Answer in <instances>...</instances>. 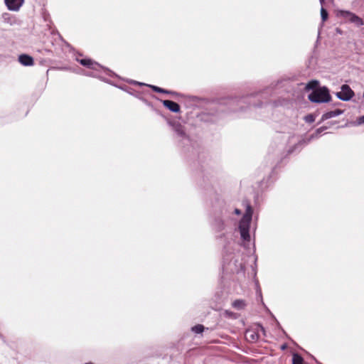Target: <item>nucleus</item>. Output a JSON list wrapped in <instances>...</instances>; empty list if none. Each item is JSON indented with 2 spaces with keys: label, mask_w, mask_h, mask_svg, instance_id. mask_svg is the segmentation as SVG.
Segmentation results:
<instances>
[{
  "label": "nucleus",
  "mask_w": 364,
  "mask_h": 364,
  "mask_svg": "<svg viewBox=\"0 0 364 364\" xmlns=\"http://www.w3.org/2000/svg\"><path fill=\"white\" fill-rule=\"evenodd\" d=\"M232 219L226 213H222L215 218L212 223V228L214 232L218 237H225L229 233H231V224Z\"/></svg>",
  "instance_id": "f257e3e1"
},
{
  "label": "nucleus",
  "mask_w": 364,
  "mask_h": 364,
  "mask_svg": "<svg viewBox=\"0 0 364 364\" xmlns=\"http://www.w3.org/2000/svg\"><path fill=\"white\" fill-rule=\"evenodd\" d=\"M252 209L250 205L246 207L245 213L240 221L239 230L241 239L244 242L250 241V225L252 220Z\"/></svg>",
  "instance_id": "f03ea898"
},
{
  "label": "nucleus",
  "mask_w": 364,
  "mask_h": 364,
  "mask_svg": "<svg viewBox=\"0 0 364 364\" xmlns=\"http://www.w3.org/2000/svg\"><path fill=\"white\" fill-rule=\"evenodd\" d=\"M309 100L312 102L323 103L330 102L331 97L328 89L326 87H321L313 90L309 95Z\"/></svg>",
  "instance_id": "7ed1b4c3"
},
{
  "label": "nucleus",
  "mask_w": 364,
  "mask_h": 364,
  "mask_svg": "<svg viewBox=\"0 0 364 364\" xmlns=\"http://www.w3.org/2000/svg\"><path fill=\"white\" fill-rule=\"evenodd\" d=\"M168 124L180 141L184 144L189 141V137L186 134L183 126L178 122H168Z\"/></svg>",
  "instance_id": "20e7f679"
},
{
  "label": "nucleus",
  "mask_w": 364,
  "mask_h": 364,
  "mask_svg": "<svg viewBox=\"0 0 364 364\" xmlns=\"http://www.w3.org/2000/svg\"><path fill=\"white\" fill-rule=\"evenodd\" d=\"M339 14L340 16L344 18L347 22L353 23L358 27L364 24L363 19L354 13L348 11H341Z\"/></svg>",
  "instance_id": "39448f33"
},
{
  "label": "nucleus",
  "mask_w": 364,
  "mask_h": 364,
  "mask_svg": "<svg viewBox=\"0 0 364 364\" xmlns=\"http://www.w3.org/2000/svg\"><path fill=\"white\" fill-rule=\"evenodd\" d=\"M77 60L83 66L92 69L95 71L102 70L105 73L109 75L110 70L100 65L97 62L93 61L90 58L77 59Z\"/></svg>",
  "instance_id": "423d86ee"
},
{
  "label": "nucleus",
  "mask_w": 364,
  "mask_h": 364,
  "mask_svg": "<svg viewBox=\"0 0 364 364\" xmlns=\"http://www.w3.org/2000/svg\"><path fill=\"white\" fill-rule=\"evenodd\" d=\"M336 97L342 101H349L353 96L354 92L348 85H343L341 91L336 92Z\"/></svg>",
  "instance_id": "0eeeda50"
},
{
  "label": "nucleus",
  "mask_w": 364,
  "mask_h": 364,
  "mask_svg": "<svg viewBox=\"0 0 364 364\" xmlns=\"http://www.w3.org/2000/svg\"><path fill=\"white\" fill-rule=\"evenodd\" d=\"M262 331L263 334H265L264 328L262 325H258L257 329H248L245 332V338L247 341L255 343L257 341L259 338V331Z\"/></svg>",
  "instance_id": "6e6552de"
},
{
  "label": "nucleus",
  "mask_w": 364,
  "mask_h": 364,
  "mask_svg": "<svg viewBox=\"0 0 364 364\" xmlns=\"http://www.w3.org/2000/svg\"><path fill=\"white\" fill-rule=\"evenodd\" d=\"M4 2L9 11H18L23 4L24 0H4Z\"/></svg>",
  "instance_id": "1a4fd4ad"
},
{
  "label": "nucleus",
  "mask_w": 364,
  "mask_h": 364,
  "mask_svg": "<svg viewBox=\"0 0 364 364\" xmlns=\"http://www.w3.org/2000/svg\"><path fill=\"white\" fill-rule=\"evenodd\" d=\"M162 103L164 107L173 112L177 113L180 111L179 105L173 101L166 100H163Z\"/></svg>",
  "instance_id": "9d476101"
},
{
  "label": "nucleus",
  "mask_w": 364,
  "mask_h": 364,
  "mask_svg": "<svg viewBox=\"0 0 364 364\" xmlns=\"http://www.w3.org/2000/svg\"><path fill=\"white\" fill-rule=\"evenodd\" d=\"M18 62L24 66H31L34 63L33 58L26 54L20 55Z\"/></svg>",
  "instance_id": "9b49d317"
},
{
  "label": "nucleus",
  "mask_w": 364,
  "mask_h": 364,
  "mask_svg": "<svg viewBox=\"0 0 364 364\" xmlns=\"http://www.w3.org/2000/svg\"><path fill=\"white\" fill-rule=\"evenodd\" d=\"M343 113V110L337 109L333 111H329L324 113L321 117V120L324 121L328 119H331L338 117Z\"/></svg>",
  "instance_id": "f8f14e48"
},
{
  "label": "nucleus",
  "mask_w": 364,
  "mask_h": 364,
  "mask_svg": "<svg viewBox=\"0 0 364 364\" xmlns=\"http://www.w3.org/2000/svg\"><path fill=\"white\" fill-rule=\"evenodd\" d=\"M245 305V302L242 299H237L232 303V306L237 310L244 309Z\"/></svg>",
  "instance_id": "ddd939ff"
},
{
  "label": "nucleus",
  "mask_w": 364,
  "mask_h": 364,
  "mask_svg": "<svg viewBox=\"0 0 364 364\" xmlns=\"http://www.w3.org/2000/svg\"><path fill=\"white\" fill-rule=\"evenodd\" d=\"M303 358L297 353H294L292 358V364H304Z\"/></svg>",
  "instance_id": "4468645a"
},
{
  "label": "nucleus",
  "mask_w": 364,
  "mask_h": 364,
  "mask_svg": "<svg viewBox=\"0 0 364 364\" xmlns=\"http://www.w3.org/2000/svg\"><path fill=\"white\" fill-rule=\"evenodd\" d=\"M318 82L317 80H311L306 84V90H314L317 89L316 87L318 86Z\"/></svg>",
  "instance_id": "2eb2a0df"
},
{
  "label": "nucleus",
  "mask_w": 364,
  "mask_h": 364,
  "mask_svg": "<svg viewBox=\"0 0 364 364\" xmlns=\"http://www.w3.org/2000/svg\"><path fill=\"white\" fill-rule=\"evenodd\" d=\"M204 329L205 327L202 324H197L191 328V331L195 333H201Z\"/></svg>",
  "instance_id": "dca6fc26"
},
{
  "label": "nucleus",
  "mask_w": 364,
  "mask_h": 364,
  "mask_svg": "<svg viewBox=\"0 0 364 364\" xmlns=\"http://www.w3.org/2000/svg\"><path fill=\"white\" fill-rule=\"evenodd\" d=\"M154 91L159 92V93H165V94H169L171 93L170 91L167 90H164L163 88H161L159 87L155 86V85H149Z\"/></svg>",
  "instance_id": "f3484780"
},
{
  "label": "nucleus",
  "mask_w": 364,
  "mask_h": 364,
  "mask_svg": "<svg viewBox=\"0 0 364 364\" xmlns=\"http://www.w3.org/2000/svg\"><path fill=\"white\" fill-rule=\"evenodd\" d=\"M328 16V14L327 11L322 6L321 9V17L323 22H324L327 20Z\"/></svg>",
  "instance_id": "a211bd4d"
},
{
  "label": "nucleus",
  "mask_w": 364,
  "mask_h": 364,
  "mask_svg": "<svg viewBox=\"0 0 364 364\" xmlns=\"http://www.w3.org/2000/svg\"><path fill=\"white\" fill-rule=\"evenodd\" d=\"M326 129V127H320V128L317 129H316V132H315V134H312V135L311 136L310 139H314V138H316V137H318V135H319V134H320L323 131H324Z\"/></svg>",
  "instance_id": "6ab92c4d"
},
{
  "label": "nucleus",
  "mask_w": 364,
  "mask_h": 364,
  "mask_svg": "<svg viewBox=\"0 0 364 364\" xmlns=\"http://www.w3.org/2000/svg\"><path fill=\"white\" fill-rule=\"evenodd\" d=\"M304 120L308 123H312L315 121V117L313 114H308L305 116Z\"/></svg>",
  "instance_id": "aec40b11"
},
{
  "label": "nucleus",
  "mask_w": 364,
  "mask_h": 364,
  "mask_svg": "<svg viewBox=\"0 0 364 364\" xmlns=\"http://www.w3.org/2000/svg\"><path fill=\"white\" fill-rule=\"evenodd\" d=\"M234 257H235L231 258L230 261L229 262L230 264L232 262V259H234ZM233 264L235 266L236 269H239V268L242 269L243 268L242 264L241 262L237 264V259H234L233 260Z\"/></svg>",
  "instance_id": "412c9836"
},
{
  "label": "nucleus",
  "mask_w": 364,
  "mask_h": 364,
  "mask_svg": "<svg viewBox=\"0 0 364 364\" xmlns=\"http://www.w3.org/2000/svg\"><path fill=\"white\" fill-rule=\"evenodd\" d=\"M86 75H88V76H92V77H100L99 74L94 73L92 72L88 73Z\"/></svg>",
  "instance_id": "4be33fe9"
},
{
  "label": "nucleus",
  "mask_w": 364,
  "mask_h": 364,
  "mask_svg": "<svg viewBox=\"0 0 364 364\" xmlns=\"http://www.w3.org/2000/svg\"><path fill=\"white\" fill-rule=\"evenodd\" d=\"M358 123L359 124H364V115L359 118Z\"/></svg>",
  "instance_id": "5701e85b"
},
{
  "label": "nucleus",
  "mask_w": 364,
  "mask_h": 364,
  "mask_svg": "<svg viewBox=\"0 0 364 364\" xmlns=\"http://www.w3.org/2000/svg\"><path fill=\"white\" fill-rule=\"evenodd\" d=\"M234 212L237 215H240L241 214V211L239 209H237V208H235Z\"/></svg>",
  "instance_id": "b1692460"
},
{
  "label": "nucleus",
  "mask_w": 364,
  "mask_h": 364,
  "mask_svg": "<svg viewBox=\"0 0 364 364\" xmlns=\"http://www.w3.org/2000/svg\"><path fill=\"white\" fill-rule=\"evenodd\" d=\"M303 144H306V142H305L304 141L301 140V141H300L296 144V146H301Z\"/></svg>",
  "instance_id": "393cba45"
},
{
  "label": "nucleus",
  "mask_w": 364,
  "mask_h": 364,
  "mask_svg": "<svg viewBox=\"0 0 364 364\" xmlns=\"http://www.w3.org/2000/svg\"><path fill=\"white\" fill-rule=\"evenodd\" d=\"M287 348V344H283V345L281 346V349H282V350H284Z\"/></svg>",
  "instance_id": "a878e982"
},
{
  "label": "nucleus",
  "mask_w": 364,
  "mask_h": 364,
  "mask_svg": "<svg viewBox=\"0 0 364 364\" xmlns=\"http://www.w3.org/2000/svg\"><path fill=\"white\" fill-rule=\"evenodd\" d=\"M203 119L205 120V121L208 120V119L205 118V114L203 116Z\"/></svg>",
  "instance_id": "bb28decb"
},
{
  "label": "nucleus",
  "mask_w": 364,
  "mask_h": 364,
  "mask_svg": "<svg viewBox=\"0 0 364 364\" xmlns=\"http://www.w3.org/2000/svg\"><path fill=\"white\" fill-rule=\"evenodd\" d=\"M134 84H139L140 85H144V83H140V82H134Z\"/></svg>",
  "instance_id": "cd10ccee"
},
{
  "label": "nucleus",
  "mask_w": 364,
  "mask_h": 364,
  "mask_svg": "<svg viewBox=\"0 0 364 364\" xmlns=\"http://www.w3.org/2000/svg\"><path fill=\"white\" fill-rule=\"evenodd\" d=\"M224 259H225V262H228V260L229 259H228V255H227V256H225V257L224 258Z\"/></svg>",
  "instance_id": "c85d7f7f"
},
{
  "label": "nucleus",
  "mask_w": 364,
  "mask_h": 364,
  "mask_svg": "<svg viewBox=\"0 0 364 364\" xmlns=\"http://www.w3.org/2000/svg\"><path fill=\"white\" fill-rule=\"evenodd\" d=\"M319 1L321 3V4L322 5L324 3L325 0H319Z\"/></svg>",
  "instance_id": "c756f323"
},
{
  "label": "nucleus",
  "mask_w": 364,
  "mask_h": 364,
  "mask_svg": "<svg viewBox=\"0 0 364 364\" xmlns=\"http://www.w3.org/2000/svg\"><path fill=\"white\" fill-rule=\"evenodd\" d=\"M258 292H259V296H261V291H260V290H259V291H258Z\"/></svg>",
  "instance_id": "7c9ffc66"
},
{
  "label": "nucleus",
  "mask_w": 364,
  "mask_h": 364,
  "mask_svg": "<svg viewBox=\"0 0 364 364\" xmlns=\"http://www.w3.org/2000/svg\"><path fill=\"white\" fill-rule=\"evenodd\" d=\"M85 364H94V363L90 362V363H86Z\"/></svg>",
  "instance_id": "2f4dec72"
},
{
  "label": "nucleus",
  "mask_w": 364,
  "mask_h": 364,
  "mask_svg": "<svg viewBox=\"0 0 364 364\" xmlns=\"http://www.w3.org/2000/svg\"><path fill=\"white\" fill-rule=\"evenodd\" d=\"M363 97H364V92H363Z\"/></svg>",
  "instance_id": "473e14b6"
}]
</instances>
